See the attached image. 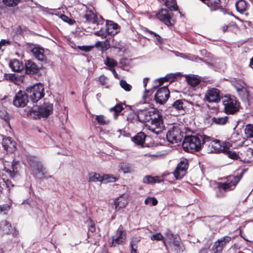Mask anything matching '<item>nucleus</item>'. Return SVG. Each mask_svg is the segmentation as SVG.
<instances>
[{"mask_svg":"<svg viewBox=\"0 0 253 253\" xmlns=\"http://www.w3.org/2000/svg\"><path fill=\"white\" fill-rule=\"evenodd\" d=\"M187 82L188 84L192 86H195L198 85L200 82V78L196 75H186L185 77Z\"/></svg>","mask_w":253,"mask_h":253,"instance_id":"473e14b6","label":"nucleus"},{"mask_svg":"<svg viewBox=\"0 0 253 253\" xmlns=\"http://www.w3.org/2000/svg\"><path fill=\"white\" fill-rule=\"evenodd\" d=\"M146 138V135L143 132H139L132 138V141L136 144L143 146Z\"/></svg>","mask_w":253,"mask_h":253,"instance_id":"2f4dec72","label":"nucleus"},{"mask_svg":"<svg viewBox=\"0 0 253 253\" xmlns=\"http://www.w3.org/2000/svg\"><path fill=\"white\" fill-rule=\"evenodd\" d=\"M102 44H103V42L98 41L96 42L94 46L101 50H103V47Z\"/></svg>","mask_w":253,"mask_h":253,"instance_id":"69168bd1","label":"nucleus"},{"mask_svg":"<svg viewBox=\"0 0 253 253\" xmlns=\"http://www.w3.org/2000/svg\"><path fill=\"white\" fill-rule=\"evenodd\" d=\"M2 145L6 151L12 150L15 148V143L9 137L3 138Z\"/></svg>","mask_w":253,"mask_h":253,"instance_id":"cd10ccee","label":"nucleus"},{"mask_svg":"<svg viewBox=\"0 0 253 253\" xmlns=\"http://www.w3.org/2000/svg\"><path fill=\"white\" fill-rule=\"evenodd\" d=\"M83 18L85 19V22L90 23H96L98 21V18L93 13L90 12L89 13H86L83 16Z\"/></svg>","mask_w":253,"mask_h":253,"instance_id":"e433bc0d","label":"nucleus"},{"mask_svg":"<svg viewBox=\"0 0 253 253\" xmlns=\"http://www.w3.org/2000/svg\"><path fill=\"white\" fill-rule=\"evenodd\" d=\"M26 91L33 103L37 102L44 95L43 85L40 83L27 87Z\"/></svg>","mask_w":253,"mask_h":253,"instance_id":"20e7f679","label":"nucleus"},{"mask_svg":"<svg viewBox=\"0 0 253 253\" xmlns=\"http://www.w3.org/2000/svg\"><path fill=\"white\" fill-rule=\"evenodd\" d=\"M60 18L63 21L71 25L74 24V23L76 22L74 20L70 18L69 17L65 14H61Z\"/></svg>","mask_w":253,"mask_h":253,"instance_id":"8fccbe9b","label":"nucleus"},{"mask_svg":"<svg viewBox=\"0 0 253 253\" xmlns=\"http://www.w3.org/2000/svg\"><path fill=\"white\" fill-rule=\"evenodd\" d=\"M154 116L158 117V112L153 109L139 110L137 111V117L141 122L148 124Z\"/></svg>","mask_w":253,"mask_h":253,"instance_id":"ddd939ff","label":"nucleus"},{"mask_svg":"<svg viewBox=\"0 0 253 253\" xmlns=\"http://www.w3.org/2000/svg\"><path fill=\"white\" fill-rule=\"evenodd\" d=\"M107 78L104 76H101L99 78V81L102 85H104L106 84Z\"/></svg>","mask_w":253,"mask_h":253,"instance_id":"0e129e2a","label":"nucleus"},{"mask_svg":"<svg viewBox=\"0 0 253 253\" xmlns=\"http://www.w3.org/2000/svg\"><path fill=\"white\" fill-rule=\"evenodd\" d=\"M53 111V105L49 102H44L42 105L34 106L28 113V116L33 118L47 117Z\"/></svg>","mask_w":253,"mask_h":253,"instance_id":"7ed1b4c3","label":"nucleus"},{"mask_svg":"<svg viewBox=\"0 0 253 253\" xmlns=\"http://www.w3.org/2000/svg\"><path fill=\"white\" fill-rule=\"evenodd\" d=\"M211 68L213 69L215 71L218 72L224 71L225 64H209Z\"/></svg>","mask_w":253,"mask_h":253,"instance_id":"de8ad7c7","label":"nucleus"},{"mask_svg":"<svg viewBox=\"0 0 253 253\" xmlns=\"http://www.w3.org/2000/svg\"><path fill=\"white\" fill-rule=\"evenodd\" d=\"M29 97L26 91H19L15 95L13 105L16 107H23L29 102Z\"/></svg>","mask_w":253,"mask_h":253,"instance_id":"2eb2a0df","label":"nucleus"},{"mask_svg":"<svg viewBox=\"0 0 253 253\" xmlns=\"http://www.w3.org/2000/svg\"><path fill=\"white\" fill-rule=\"evenodd\" d=\"M165 4L169 9V10L176 11L178 10V6L175 0H165Z\"/></svg>","mask_w":253,"mask_h":253,"instance_id":"4c0bfd02","label":"nucleus"},{"mask_svg":"<svg viewBox=\"0 0 253 253\" xmlns=\"http://www.w3.org/2000/svg\"><path fill=\"white\" fill-rule=\"evenodd\" d=\"M120 84L121 87L126 91H130L132 88L131 85L127 83V82L124 80H122L120 81Z\"/></svg>","mask_w":253,"mask_h":253,"instance_id":"09e8293b","label":"nucleus"},{"mask_svg":"<svg viewBox=\"0 0 253 253\" xmlns=\"http://www.w3.org/2000/svg\"><path fill=\"white\" fill-rule=\"evenodd\" d=\"M207 54H208V57L209 58V60H204L202 58H200V57H196L195 56L192 55H189L188 56H187L186 57L188 59H189V60H191L192 61L195 60V61L197 62L201 61V62H206V63H210V62L212 61V57L211 56V54L210 53H208Z\"/></svg>","mask_w":253,"mask_h":253,"instance_id":"ea45409f","label":"nucleus"},{"mask_svg":"<svg viewBox=\"0 0 253 253\" xmlns=\"http://www.w3.org/2000/svg\"><path fill=\"white\" fill-rule=\"evenodd\" d=\"M94 46L91 45H83V46H79L78 48L82 51H84L85 52H89L91 51L93 48Z\"/></svg>","mask_w":253,"mask_h":253,"instance_id":"4d7b16f0","label":"nucleus"},{"mask_svg":"<svg viewBox=\"0 0 253 253\" xmlns=\"http://www.w3.org/2000/svg\"><path fill=\"white\" fill-rule=\"evenodd\" d=\"M183 133L178 126H173L169 128L167 133V138L171 143H178L181 142Z\"/></svg>","mask_w":253,"mask_h":253,"instance_id":"f8f14e48","label":"nucleus"},{"mask_svg":"<svg viewBox=\"0 0 253 253\" xmlns=\"http://www.w3.org/2000/svg\"><path fill=\"white\" fill-rule=\"evenodd\" d=\"M88 178L89 182H101L102 175L98 173L91 172L88 174Z\"/></svg>","mask_w":253,"mask_h":253,"instance_id":"a19ab883","label":"nucleus"},{"mask_svg":"<svg viewBox=\"0 0 253 253\" xmlns=\"http://www.w3.org/2000/svg\"><path fill=\"white\" fill-rule=\"evenodd\" d=\"M166 237L163 240V244L167 249L169 248L177 253L184 251V247L178 236L173 235L170 231H168L166 233Z\"/></svg>","mask_w":253,"mask_h":253,"instance_id":"f03ea898","label":"nucleus"},{"mask_svg":"<svg viewBox=\"0 0 253 253\" xmlns=\"http://www.w3.org/2000/svg\"><path fill=\"white\" fill-rule=\"evenodd\" d=\"M10 208V206L8 204H4L0 206V212H3L5 213Z\"/></svg>","mask_w":253,"mask_h":253,"instance_id":"13d9d810","label":"nucleus"},{"mask_svg":"<svg viewBox=\"0 0 253 253\" xmlns=\"http://www.w3.org/2000/svg\"><path fill=\"white\" fill-rule=\"evenodd\" d=\"M224 109L227 114H234L240 108V103L234 96H225L223 100Z\"/></svg>","mask_w":253,"mask_h":253,"instance_id":"0eeeda50","label":"nucleus"},{"mask_svg":"<svg viewBox=\"0 0 253 253\" xmlns=\"http://www.w3.org/2000/svg\"><path fill=\"white\" fill-rule=\"evenodd\" d=\"M151 239L153 241H161L164 240V239L163 235L161 233H157L152 235L151 236Z\"/></svg>","mask_w":253,"mask_h":253,"instance_id":"6e6d98bb","label":"nucleus"},{"mask_svg":"<svg viewBox=\"0 0 253 253\" xmlns=\"http://www.w3.org/2000/svg\"><path fill=\"white\" fill-rule=\"evenodd\" d=\"M106 30L108 35L114 36L120 32V26L112 21L107 20Z\"/></svg>","mask_w":253,"mask_h":253,"instance_id":"412c9836","label":"nucleus"},{"mask_svg":"<svg viewBox=\"0 0 253 253\" xmlns=\"http://www.w3.org/2000/svg\"><path fill=\"white\" fill-rule=\"evenodd\" d=\"M147 129L152 132L160 134L164 128L163 121L162 116L158 113V117L154 116L148 124H146Z\"/></svg>","mask_w":253,"mask_h":253,"instance_id":"6e6552de","label":"nucleus"},{"mask_svg":"<svg viewBox=\"0 0 253 253\" xmlns=\"http://www.w3.org/2000/svg\"><path fill=\"white\" fill-rule=\"evenodd\" d=\"M240 95L243 94V97L248 99L249 95V92L245 88V84L244 82H240L233 84Z\"/></svg>","mask_w":253,"mask_h":253,"instance_id":"5701e85b","label":"nucleus"},{"mask_svg":"<svg viewBox=\"0 0 253 253\" xmlns=\"http://www.w3.org/2000/svg\"><path fill=\"white\" fill-rule=\"evenodd\" d=\"M6 44H10V42L8 40H2L0 42V48H1V46L2 45H5Z\"/></svg>","mask_w":253,"mask_h":253,"instance_id":"774afa93","label":"nucleus"},{"mask_svg":"<svg viewBox=\"0 0 253 253\" xmlns=\"http://www.w3.org/2000/svg\"><path fill=\"white\" fill-rule=\"evenodd\" d=\"M152 93V91L151 90H147L146 89H145L144 94L143 95V98L144 99L146 100L149 96H150Z\"/></svg>","mask_w":253,"mask_h":253,"instance_id":"052dcab7","label":"nucleus"},{"mask_svg":"<svg viewBox=\"0 0 253 253\" xmlns=\"http://www.w3.org/2000/svg\"><path fill=\"white\" fill-rule=\"evenodd\" d=\"M234 239V237L224 236L216 241L211 249V253H222L223 250L231 241Z\"/></svg>","mask_w":253,"mask_h":253,"instance_id":"9b49d317","label":"nucleus"},{"mask_svg":"<svg viewBox=\"0 0 253 253\" xmlns=\"http://www.w3.org/2000/svg\"><path fill=\"white\" fill-rule=\"evenodd\" d=\"M127 204L126 200L123 197H120L114 200V205L116 210L125 208Z\"/></svg>","mask_w":253,"mask_h":253,"instance_id":"72a5a7b5","label":"nucleus"},{"mask_svg":"<svg viewBox=\"0 0 253 253\" xmlns=\"http://www.w3.org/2000/svg\"><path fill=\"white\" fill-rule=\"evenodd\" d=\"M116 178L112 175L106 174L102 176L101 182L103 183L113 182L116 181Z\"/></svg>","mask_w":253,"mask_h":253,"instance_id":"c03bdc74","label":"nucleus"},{"mask_svg":"<svg viewBox=\"0 0 253 253\" xmlns=\"http://www.w3.org/2000/svg\"><path fill=\"white\" fill-rule=\"evenodd\" d=\"M140 241L139 237H135L132 238L130 243V248H137V244Z\"/></svg>","mask_w":253,"mask_h":253,"instance_id":"603ef678","label":"nucleus"},{"mask_svg":"<svg viewBox=\"0 0 253 253\" xmlns=\"http://www.w3.org/2000/svg\"><path fill=\"white\" fill-rule=\"evenodd\" d=\"M245 133L247 137L253 138V125H247L245 128Z\"/></svg>","mask_w":253,"mask_h":253,"instance_id":"a18cd8bd","label":"nucleus"},{"mask_svg":"<svg viewBox=\"0 0 253 253\" xmlns=\"http://www.w3.org/2000/svg\"><path fill=\"white\" fill-rule=\"evenodd\" d=\"M22 2L23 0H2V2L5 7H15Z\"/></svg>","mask_w":253,"mask_h":253,"instance_id":"c9c22d12","label":"nucleus"},{"mask_svg":"<svg viewBox=\"0 0 253 253\" xmlns=\"http://www.w3.org/2000/svg\"><path fill=\"white\" fill-rule=\"evenodd\" d=\"M162 180L158 176H152L151 175H146L143 179V182L146 184H153L155 183H161Z\"/></svg>","mask_w":253,"mask_h":253,"instance_id":"f704fd0d","label":"nucleus"},{"mask_svg":"<svg viewBox=\"0 0 253 253\" xmlns=\"http://www.w3.org/2000/svg\"><path fill=\"white\" fill-rule=\"evenodd\" d=\"M28 163L32 169L33 173L39 179L47 178L44 175L46 173L45 168L36 157H31L28 158Z\"/></svg>","mask_w":253,"mask_h":253,"instance_id":"39448f33","label":"nucleus"},{"mask_svg":"<svg viewBox=\"0 0 253 253\" xmlns=\"http://www.w3.org/2000/svg\"><path fill=\"white\" fill-rule=\"evenodd\" d=\"M180 75V73L168 74L165 77L157 79L156 81L158 82L159 83V84L160 85L165 81L172 82L174 81V79L176 78L177 76Z\"/></svg>","mask_w":253,"mask_h":253,"instance_id":"c85d7f7f","label":"nucleus"},{"mask_svg":"<svg viewBox=\"0 0 253 253\" xmlns=\"http://www.w3.org/2000/svg\"><path fill=\"white\" fill-rule=\"evenodd\" d=\"M211 144L212 148L215 153H224L226 151V148L229 144V142L221 141L218 139H215L210 137V140L207 141Z\"/></svg>","mask_w":253,"mask_h":253,"instance_id":"f3484780","label":"nucleus"},{"mask_svg":"<svg viewBox=\"0 0 253 253\" xmlns=\"http://www.w3.org/2000/svg\"><path fill=\"white\" fill-rule=\"evenodd\" d=\"M144 32L145 33H147L148 34H149L150 35H151L153 38H155L156 41L158 43H162L163 42V39L162 38L157 34L156 33L149 30L148 29H146L144 30Z\"/></svg>","mask_w":253,"mask_h":253,"instance_id":"49530a36","label":"nucleus"},{"mask_svg":"<svg viewBox=\"0 0 253 253\" xmlns=\"http://www.w3.org/2000/svg\"><path fill=\"white\" fill-rule=\"evenodd\" d=\"M187 103L193 104L192 102L187 101L185 99H178L173 102L172 105V108L176 111L182 113L184 112V109L186 107V104Z\"/></svg>","mask_w":253,"mask_h":253,"instance_id":"b1692460","label":"nucleus"},{"mask_svg":"<svg viewBox=\"0 0 253 253\" xmlns=\"http://www.w3.org/2000/svg\"><path fill=\"white\" fill-rule=\"evenodd\" d=\"M249 5L245 0H238L235 3L237 11L242 14L248 10Z\"/></svg>","mask_w":253,"mask_h":253,"instance_id":"393cba45","label":"nucleus"},{"mask_svg":"<svg viewBox=\"0 0 253 253\" xmlns=\"http://www.w3.org/2000/svg\"><path fill=\"white\" fill-rule=\"evenodd\" d=\"M188 166L187 160L185 159L180 161L177 165L174 172V175L176 179H181L185 175Z\"/></svg>","mask_w":253,"mask_h":253,"instance_id":"6ab92c4d","label":"nucleus"},{"mask_svg":"<svg viewBox=\"0 0 253 253\" xmlns=\"http://www.w3.org/2000/svg\"><path fill=\"white\" fill-rule=\"evenodd\" d=\"M103 50H106L110 47V42L108 39L106 40L103 42Z\"/></svg>","mask_w":253,"mask_h":253,"instance_id":"bf43d9fd","label":"nucleus"},{"mask_svg":"<svg viewBox=\"0 0 253 253\" xmlns=\"http://www.w3.org/2000/svg\"><path fill=\"white\" fill-rule=\"evenodd\" d=\"M209 140H210V137L205 135L187 136L182 142V147L187 152L198 151Z\"/></svg>","mask_w":253,"mask_h":253,"instance_id":"f257e3e1","label":"nucleus"},{"mask_svg":"<svg viewBox=\"0 0 253 253\" xmlns=\"http://www.w3.org/2000/svg\"><path fill=\"white\" fill-rule=\"evenodd\" d=\"M17 162H6L4 163V170L9 175L11 178L14 179L19 176L17 171Z\"/></svg>","mask_w":253,"mask_h":253,"instance_id":"a211bd4d","label":"nucleus"},{"mask_svg":"<svg viewBox=\"0 0 253 253\" xmlns=\"http://www.w3.org/2000/svg\"><path fill=\"white\" fill-rule=\"evenodd\" d=\"M227 116L222 117H213L211 118V122L213 123L218 125H223L227 123Z\"/></svg>","mask_w":253,"mask_h":253,"instance_id":"79ce46f5","label":"nucleus"},{"mask_svg":"<svg viewBox=\"0 0 253 253\" xmlns=\"http://www.w3.org/2000/svg\"><path fill=\"white\" fill-rule=\"evenodd\" d=\"M229 147L230 144H229L227 146V148H226V151H225L223 153L227 155L229 158L232 159L237 160L239 158L238 155L235 151L230 150Z\"/></svg>","mask_w":253,"mask_h":253,"instance_id":"37998d69","label":"nucleus"},{"mask_svg":"<svg viewBox=\"0 0 253 253\" xmlns=\"http://www.w3.org/2000/svg\"><path fill=\"white\" fill-rule=\"evenodd\" d=\"M107 65L106 69L111 71L113 74L114 77L116 78H118V75L115 70V65H117V64H106Z\"/></svg>","mask_w":253,"mask_h":253,"instance_id":"5fc2aeb1","label":"nucleus"},{"mask_svg":"<svg viewBox=\"0 0 253 253\" xmlns=\"http://www.w3.org/2000/svg\"><path fill=\"white\" fill-rule=\"evenodd\" d=\"M173 14L169 9L161 8L156 14V17L161 22L168 27L173 26L175 21L172 19Z\"/></svg>","mask_w":253,"mask_h":253,"instance_id":"9d476101","label":"nucleus"},{"mask_svg":"<svg viewBox=\"0 0 253 253\" xmlns=\"http://www.w3.org/2000/svg\"><path fill=\"white\" fill-rule=\"evenodd\" d=\"M146 205H151L152 206H156L158 204V201L155 198H147L144 201Z\"/></svg>","mask_w":253,"mask_h":253,"instance_id":"864d4df0","label":"nucleus"},{"mask_svg":"<svg viewBox=\"0 0 253 253\" xmlns=\"http://www.w3.org/2000/svg\"><path fill=\"white\" fill-rule=\"evenodd\" d=\"M105 63H117L113 59L109 57L108 56H106V61Z\"/></svg>","mask_w":253,"mask_h":253,"instance_id":"338daca9","label":"nucleus"},{"mask_svg":"<svg viewBox=\"0 0 253 253\" xmlns=\"http://www.w3.org/2000/svg\"><path fill=\"white\" fill-rule=\"evenodd\" d=\"M169 91L167 85L159 88L155 93L154 97L156 102L160 104H163L169 98Z\"/></svg>","mask_w":253,"mask_h":253,"instance_id":"4468645a","label":"nucleus"},{"mask_svg":"<svg viewBox=\"0 0 253 253\" xmlns=\"http://www.w3.org/2000/svg\"><path fill=\"white\" fill-rule=\"evenodd\" d=\"M120 68L123 70L128 71L131 69L130 64H121Z\"/></svg>","mask_w":253,"mask_h":253,"instance_id":"680f3d73","label":"nucleus"},{"mask_svg":"<svg viewBox=\"0 0 253 253\" xmlns=\"http://www.w3.org/2000/svg\"><path fill=\"white\" fill-rule=\"evenodd\" d=\"M0 118L3 119L4 120L6 121L8 119V116L7 115V113L5 110V109L0 105Z\"/></svg>","mask_w":253,"mask_h":253,"instance_id":"3c124183","label":"nucleus"},{"mask_svg":"<svg viewBox=\"0 0 253 253\" xmlns=\"http://www.w3.org/2000/svg\"><path fill=\"white\" fill-rule=\"evenodd\" d=\"M9 67L15 72L33 75L37 73L42 67V64L39 67L37 64H8Z\"/></svg>","mask_w":253,"mask_h":253,"instance_id":"423d86ee","label":"nucleus"},{"mask_svg":"<svg viewBox=\"0 0 253 253\" xmlns=\"http://www.w3.org/2000/svg\"><path fill=\"white\" fill-rule=\"evenodd\" d=\"M124 109L122 103H117L114 107L109 109V112L113 113V117L115 120L118 119V116Z\"/></svg>","mask_w":253,"mask_h":253,"instance_id":"bb28decb","label":"nucleus"},{"mask_svg":"<svg viewBox=\"0 0 253 253\" xmlns=\"http://www.w3.org/2000/svg\"><path fill=\"white\" fill-rule=\"evenodd\" d=\"M12 231L11 225L8 221L5 220L0 222V234H9L12 232Z\"/></svg>","mask_w":253,"mask_h":253,"instance_id":"a878e982","label":"nucleus"},{"mask_svg":"<svg viewBox=\"0 0 253 253\" xmlns=\"http://www.w3.org/2000/svg\"><path fill=\"white\" fill-rule=\"evenodd\" d=\"M205 98L209 103H217L221 98L220 91L216 88H210L205 93Z\"/></svg>","mask_w":253,"mask_h":253,"instance_id":"dca6fc26","label":"nucleus"},{"mask_svg":"<svg viewBox=\"0 0 253 253\" xmlns=\"http://www.w3.org/2000/svg\"><path fill=\"white\" fill-rule=\"evenodd\" d=\"M31 51L35 58L40 61L46 62L47 58L44 54L45 50L42 47H35L32 49Z\"/></svg>","mask_w":253,"mask_h":253,"instance_id":"4be33fe9","label":"nucleus"},{"mask_svg":"<svg viewBox=\"0 0 253 253\" xmlns=\"http://www.w3.org/2000/svg\"><path fill=\"white\" fill-rule=\"evenodd\" d=\"M126 240V233L122 229H119L115 235L112 237V241L110 243V247H115L118 245L123 244Z\"/></svg>","mask_w":253,"mask_h":253,"instance_id":"aec40b11","label":"nucleus"},{"mask_svg":"<svg viewBox=\"0 0 253 253\" xmlns=\"http://www.w3.org/2000/svg\"><path fill=\"white\" fill-rule=\"evenodd\" d=\"M242 175L229 176L227 180L225 183H219L218 184V189L220 192H226L234 189L237 184L240 180Z\"/></svg>","mask_w":253,"mask_h":253,"instance_id":"1a4fd4ad","label":"nucleus"},{"mask_svg":"<svg viewBox=\"0 0 253 253\" xmlns=\"http://www.w3.org/2000/svg\"><path fill=\"white\" fill-rule=\"evenodd\" d=\"M100 33H99V37H100L102 39L106 38L107 35H108L106 30L105 31H103L101 29L100 30Z\"/></svg>","mask_w":253,"mask_h":253,"instance_id":"e2e57ef3","label":"nucleus"},{"mask_svg":"<svg viewBox=\"0 0 253 253\" xmlns=\"http://www.w3.org/2000/svg\"><path fill=\"white\" fill-rule=\"evenodd\" d=\"M119 168L120 170H121L124 173H131L134 171L133 165L126 162L121 163L119 165Z\"/></svg>","mask_w":253,"mask_h":253,"instance_id":"c756f323","label":"nucleus"},{"mask_svg":"<svg viewBox=\"0 0 253 253\" xmlns=\"http://www.w3.org/2000/svg\"><path fill=\"white\" fill-rule=\"evenodd\" d=\"M95 120L100 125H107L110 123V120L103 115H96Z\"/></svg>","mask_w":253,"mask_h":253,"instance_id":"58836bf2","label":"nucleus"},{"mask_svg":"<svg viewBox=\"0 0 253 253\" xmlns=\"http://www.w3.org/2000/svg\"><path fill=\"white\" fill-rule=\"evenodd\" d=\"M208 7H210L211 10H216L220 6V0H200Z\"/></svg>","mask_w":253,"mask_h":253,"instance_id":"7c9ffc66","label":"nucleus"}]
</instances>
